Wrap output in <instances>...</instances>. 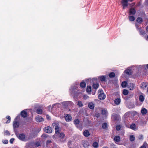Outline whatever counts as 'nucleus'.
Masks as SVG:
<instances>
[{"label": "nucleus", "mask_w": 148, "mask_h": 148, "mask_svg": "<svg viewBox=\"0 0 148 148\" xmlns=\"http://www.w3.org/2000/svg\"><path fill=\"white\" fill-rule=\"evenodd\" d=\"M16 136L19 139L22 141H25L29 139V138L26 137L25 135L23 133L16 134Z\"/></svg>", "instance_id": "nucleus-1"}, {"label": "nucleus", "mask_w": 148, "mask_h": 148, "mask_svg": "<svg viewBox=\"0 0 148 148\" xmlns=\"http://www.w3.org/2000/svg\"><path fill=\"white\" fill-rule=\"evenodd\" d=\"M98 98L101 100H104L106 97V95L104 93L102 90H99L98 91Z\"/></svg>", "instance_id": "nucleus-2"}, {"label": "nucleus", "mask_w": 148, "mask_h": 148, "mask_svg": "<svg viewBox=\"0 0 148 148\" xmlns=\"http://www.w3.org/2000/svg\"><path fill=\"white\" fill-rule=\"evenodd\" d=\"M134 0H121V3L123 9L127 7L129 5L128 2H132Z\"/></svg>", "instance_id": "nucleus-3"}, {"label": "nucleus", "mask_w": 148, "mask_h": 148, "mask_svg": "<svg viewBox=\"0 0 148 148\" xmlns=\"http://www.w3.org/2000/svg\"><path fill=\"white\" fill-rule=\"evenodd\" d=\"M61 104L64 108H66L68 107H70L73 106L74 105L73 102L71 101H64L61 103Z\"/></svg>", "instance_id": "nucleus-4"}, {"label": "nucleus", "mask_w": 148, "mask_h": 148, "mask_svg": "<svg viewBox=\"0 0 148 148\" xmlns=\"http://www.w3.org/2000/svg\"><path fill=\"white\" fill-rule=\"evenodd\" d=\"M137 67L138 69V71L145 70L146 69V68L148 69V64L145 65H137Z\"/></svg>", "instance_id": "nucleus-5"}, {"label": "nucleus", "mask_w": 148, "mask_h": 148, "mask_svg": "<svg viewBox=\"0 0 148 148\" xmlns=\"http://www.w3.org/2000/svg\"><path fill=\"white\" fill-rule=\"evenodd\" d=\"M18 118V116H16L15 118V121L13 122V126L14 129L18 128L19 125V123L15 121H16Z\"/></svg>", "instance_id": "nucleus-6"}, {"label": "nucleus", "mask_w": 148, "mask_h": 148, "mask_svg": "<svg viewBox=\"0 0 148 148\" xmlns=\"http://www.w3.org/2000/svg\"><path fill=\"white\" fill-rule=\"evenodd\" d=\"M43 130L45 132L48 133H51L52 132L51 128L49 126H47L44 127Z\"/></svg>", "instance_id": "nucleus-7"}, {"label": "nucleus", "mask_w": 148, "mask_h": 148, "mask_svg": "<svg viewBox=\"0 0 148 148\" xmlns=\"http://www.w3.org/2000/svg\"><path fill=\"white\" fill-rule=\"evenodd\" d=\"M58 134L59 135V137L60 138V141L62 143L65 142L66 140V139H64L63 140V139L65 136V134L63 133H60Z\"/></svg>", "instance_id": "nucleus-8"}, {"label": "nucleus", "mask_w": 148, "mask_h": 148, "mask_svg": "<svg viewBox=\"0 0 148 148\" xmlns=\"http://www.w3.org/2000/svg\"><path fill=\"white\" fill-rule=\"evenodd\" d=\"M35 119L38 122H40L44 121V119L41 116L39 115L36 116L35 117Z\"/></svg>", "instance_id": "nucleus-9"}, {"label": "nucleus", "mask_w": 148, "mask_h": 148, "mask_svg": "<svg viewBox=\"0 0 148 148\" xmlns=\"http://www.w3.org/2000/svg\"><path fill=\"white\" fill-rule=\"evenodd\" d=\"M65 120L66 122H69L71 120L72 117L69 114H66L64 116Z\"/></svg>", "instance_id": "nucleus-10"}, {"label": "nucleus", "mask_w": 148, "mask_h": 148, "mask_svg": "<svg viewBox=\"0 0 148 148\" xmlns=\"http://www.w3.org/2000/svg\"><path fill=\"white\" fill-rule=\"evenodd\" d=\"M124 72L126 74L130 75L132 74V70L130 68H128L124 71Z\"/></svg>", "instance_id": "nucleus-11"}, {"label": "nucleus", "mask_w": 148, "mask_h": 148, "mask_svg": "<svg viewBox=\"0 0 148 148\" xmlns=\"http://www.w3.org/2000/svg\"><path fill=\"white\" fill-rule=\"evenodd\" d=\"M98 78L101 82H105L106 77L104 75H101L98 76Z\"/></svg>", "instance_id": "nucleus-12"}, {"label": "nucleus", "mask_w": 148, "mask_h": 148, "mask_svg": "<svg viewBox=\"0 0 148 148\" xmlns=\"http://www.w3.org/2000/svg\"><path fill=\"white\" fill-rule=\"evenodd\" d=\"M21 115L23 118L26 117L27 115V112L24 110H23L21 112Z\"/></svg>", "instance_id": "nucleus-13"}, {"label": "nucleus", "mask_w": 148, "mask_h": 148, "mask_svg": "<svg viewBox=\"0 0 148 148\" xmlns=\"http://www.w3.org/2000/svg\"><path fill=\"white\" fill-rule=\"evenodd\" d=\"M147 83L145 82L142 83L141 84V88L143 90L145 89L147 86Z\"/></svg>", "instance_id": "nucleus-14"}, {"label": "nucleus", "mask_w": 148, "mask_h": 148, "mask_svg": "<svg viewBox=\"0 0 148 148\" xmlns=\"http://www.w3.org/2000/svg\"><path fill=\"white\" fill-rule=\"evenodd\" d=\"M121 101V100L120 98H118L115 99L114 101V103L116 105H118L120 104Z\"/></svg>", "instance_id": "nucleus-15"}, {"label": "nucleus", "mask_w": 148, "mask_h": 148, "mask_svg": "<svg viewBox=\"0 0 148 148\" xmlns=\"http://www.w3.org/2000/svg\"><path fill=\"white\" fill-rule=\"evenodd\" d=\"M136 10L134 8H131L130 9L129 12L130 14V15H134L136 13Z\"/></svg>", "instance_id": "nucleus-16"}, {"label": "nucleus", "mask_w": 148, "mask_h": 148, "mask_svg": "<svg viewBox=\"0 0 148 148\" xmlns=\"http://www.w3.org/2000/svg\"><path fill=\"white\" fill-rule=\"evenodd\" d=\"M76 89V86H74L73 87L72 86L71 88L70 89V92L72 94L75 92V90Z\"/></svg>", "instance_id": "nucleus-17"}, {"label": "nucleus", "mask_w": 148, "mask_h": 148, "mask_svg": "<svg viewBox=\"0 0 148 148\" xmlns=\"http://www.w3.org/2000/svg\"><path fill=\"white\" fill-rule=\"evenodd\" d=\"M128 87L130 90H132L135 88V85L133 83H130L128 85Z\"/></svg>", "instance_id": "nucleus-18"}, {"label": "nucleus", "mask_w": 148, "mask_h": 148, "mask_svg": "<svg viewBox=\"0 0 148 148\" xmlns=\"http://www.w3.org/2000/svg\"><path fill=\"white\" fill-rule=\"evenodd\" d=\"M84 136L86 137H88L90 135V133L87 130H86L83 132Z\"/></svg>", "instance_id": "nucleus-19"}, {"label": "nucleus", "mask_w": 148, "mask_h": 148, "mask_svg": "<svg viewBox=\"0 0 148 148\" xmlns=\"http://www.w3.org/2000/svg\"><path fill=\"white\" fill-rule=\"evenodd\" d=\"M89 108L91 109H93L94 108V106L93 103L92 102L89 103L88 104Z\"/></svg>", "instance_id": "nucleus-20"}, {"label": "nucleus", "mask_w": 148, "mask_h": 148, "mask_svg": "<svg viewBox=\"0 0 148 148\" xmlns=\"http://www.w3.org/2000/svg\"><path fill=\"white\" fill-rule=\"evenodd\" d=\"M114 140L115 142H119L120 141V136H116L114 137Z\"/></svg>", "instance_id": "nucleus-21"}, {"label": "nucleus", "mask_w": 148, "mask_h": 148, "mask_svg": "<svg viewBox=\"0 0 148 148\" xmlns=\"http://www.w3.org/2000/svg\"><path fill=\"white\" fill-rule=\"evenodd\" d=\"M147 110L146 108H143L141 110V112L142 114L144 115L147 113Z\"/></svg>", "instance_id": "nucleus-22"}, {"label": "nucleus", "mask_w": 148, "mask_h": 148, "mask_svg": "<svg viewBox=\"0 0 148 148\" xmlns=\"http://www.w3.org/2000/svg\"><path fill=\"white\" fill-rule=\"evenodd\" d=\"M74 124L77 127H78V125L79 123V121L78 119H75L74 121Z\"/></svg>", "instance_id": "nucleus-23"}, {"label": "nucleus", "mask_w": 148, "mask_h": 148, "mask_svg": "<svg viewBox=\"0 0 148 148\" xmlns=\"http://www.w3.org/2000/svg\"><path fill=\"white\" fill-rule=\"evenodd\" d=\"M56 130L55 133L56 134H59L60 133V128L59 126H56V128H55Z\"/></svg>", "instance_id": "nucleus-24"}, {"label": "nucleus", "mask_w": 148, "mask_h": 148, "mask_svg": "<svg viewBox=\"0 0 148 148\" xmlns=\"http://www.w3.org/2000/svg\"><path fill=\"white\" fill-rule=\"evenodd\" d=\"M138 31H139V33L140 35H145V32L144 30L140 29L138 30Z\"/></svg>", "instance_id": "nucleus-25"}, {"label": "nucleus", "mask_w": 148, "mask_h": 148, "mask_svg": "<svg viewBox=\"0 0 148 148\" xmlns=\"http://www.w3.org/2000/svg\"><path fill=\"white\" fill-rule=\"evenodd\" d=\"M139 99L140 102H143L144 100L145 97L143 95H141L139 96Z\"/></svg>", "instance_id": "nucleus-26"}, {"label": "nucleus", "mask_w": 148, "mask_h": 148, "mask_svg": "<svg viewBox=\"0 0 148 148\" xmlns=\"http://www.w3.org/2000/svg\"><path fill=\"white\" fill-rule=\"evenodd\" d=\"M136 125L134 123H132L131 124L130 126V128L133 130H136Z\"/></svg>", "instance_id": "nucleus-27"}, {"label": "nucleus", "mask_w": 148, "mask_h": 148, "mask_svg": "<svg viewBox=\"0 0 148 148\" xmlns=\"http://www.w3.org/2000/svg\"><path fill=\"white\" fill-rule=\"evenodd\" d=\"M84 147L86 148H87L89 146V143L87 141H84L83 144Z\"/></svg>", "instance_id": "nucleus-28"}, {"label": "nucleus", "mask_w": 148, "mask_h": 148, "mask_svg": "<svg viewBox=\"0 0 148 148\" xmlns=\"http://www.w3.org/2000/svg\"><path fill=\"white\" fill-rule=\"evenodd\" d=\"M36 112L39 114H41L42 113V110L41 108H38L36 110Z\"/></svg>", "instance_id": "nucleus-29"}, {"label": "nucleus", "mask_w": 148, "mask_h": 148, "mask_svg": "<svg viewBox=\"0 0 148 148\" xmlns=\"http://www.w3.org/2000/svg\"><path fill=\"white\" fill-rule=\"evenodd\" d=\"M86 83L84 82H82L80 84V86L82 88H84L86 87Z\"/></svg>", "instance_id": "nucleus-30"}, {"label": "nucleus", "mask_w": 148, "mask_h": 148, "mask_svg": "<svg viewBox=\"0 0 148 148\" xmlns=\"http://www.w3.org/2000/svg\"><path fill=\"white\" fill-rule=\"evenodd\" d=\"M127 83L126 81H124L122 83L121 86L123 88H125L127 86Z\"/></svg>", "instance_id": "nucleus-31"}, {"label": "nucleus", "mask_w": 148, "mask_h": 148, "mask_svg": "<svg viewBox=\"0 0 148 148\" xmlns=\"http://www.w3.org/2000/svg\"><path fill=\"white\" fill-rule=\"evenodd\" d=\"M113 117L114 119L115 120H119L120 118V116L117 114H114L113 115Z\"/></svg>", "instance_id": "nucleus-32"}, {"label": "nucleus", "mask_w": 148, "mask_h": 148, "mask_svg": "<svg viewBox=\"0 0 148 148\" xmlns=\"http://www.w3.org/2000/svg\"><path fill=\"white\" fill-rule=\"evenodd\" d=\"M136 21L138 23L140 24L143 22L142 19L141 17H138L137 18Z\"/></svg>", "instance_id": "nucleus-33"}, {"label": "nucleus", "mask_w": 148, "mask_h": 148, "mask_svg": "<svg viewBox=\"0 0 148 148\" xmlns=\"http://www.w3.org/2000/svg\"><path fill=\"white\" fill-rule=\"evenodd\" d=\"M99 86L98 84H93L92 85V87L94 89H96L98 88Z\"/></svg>", "instance_id": "nucleus-34"}, {"label": "nucleus", "mask_w": 148, "mask_h": 148, "mask_svg": "<svg viewBox=\"0 0 148 148\" xmlns=\"http://www.w3.org/2000/svg\"><path fill=\"white\" fill-rule=\"evenodd\" d=\"M109 76L111 78H113L115 76V73L113 72H111L109 74Z\"/></svg>", "instance_id": "nucleus-35"}, {"label": "nucleus", "mask_w": 148, "mask_h": 148, "mask_svg": "<svg viewBox=\"0 0 148 148\" xmlns=\"http://www.w3.org/2000/svg\"><path fill=\"white\" fill-rule=\"evenodd\" d=\"M91 91V87L90 86H88L87 87L86 91L88 92H90Z\"/></svg>", "instance_id": "nucleus-36"}, {"label": "nucleus", "mask_w": 148, "mask_h": 148, "mask_svg": "<svg viewBox=\"0 0 148 148\" xmlns=\"http://www.w3.org/2000/svg\"><path fill=\"white\" fill-rule=\"evenodd\" d=\"M130 140L131 141H133L135 140V138L134 136L133 135H130Z\"/></svg>", "instance_id": "nucleus-37"}, {"label": "nucleus", "mask_w": 148, "mask_h": 148, "mask_svg": "<svg viewBox=\"0 0 148 148\" xmlns=\"http://www.w3.org/2000/svg\"><path fill=\"white\" fill-rule=\"evenodd\" d=\"M93 147L95 148H97L98 147V143L96 142H95L93 143Z\"/></svg>", "instance_id": "nucleus-38"}, {"label": "nucleus", "mask_w": 148, "mask_h": 148, "mask_svg": "<svg viewBox=\"0 0 148 148\" xmlns=\"http://www.w3.org/2000/svg\"><path fill=\"white\" fill-rule=\"evenodd\" d=\"M123 93L124 95H126L128 94V91L127 90L124 89L123 90Z\"/></svg>", "instance_id": "nucleus-39"}, {"label": "nucleus", "mask_w": 148, "mask_h": 148, "mask_svg": "<svg viewBox=\"0 0 148 148\" xmlns=\"http://www.w3.org/2000/svg\"><path fill=\"white\" fill-rule=\"evenodd\" d=\"M129 19V20L131 21H134L135 19L134 16H130Z\"/></svg>", "instance_id": "nucleus-40"}, {"label": "nucleus", "mask_w": 148, "mask_h": 148, "mask_svg": "<svg viewBox=\"0 0 148 148\" xmlns=\"http://www.w3.org/2000/svg\"><path fill=\"white\" fill-rule=\"evenodd\" d=\"M147 122V121L145 120H141L140 121V123L142 125H143L145 124Z\"/></svg>", "instance_id": "nucleus-41"}, {"label": "nucleus", "mask_w": 148, "mask_h": 148, "mask_svg": "<svg viewBox=\"0 0 148 148\" xmlns=\"http://www.w3.org/2000/svg\"><path fill=\"white\" fill-rule=\"evenodd\" d=\"M6 118L7 119H8V120L6 122V123H9L10 121V119L11 118L10 116H7L6 117Z\"/></svg>", "instance_id": "nucleus-42"}, {"label": "nucleus", "mask_w": 148, "mask_h": 148, "mask_svg": "<svg viewBox=\"0 0 148 148\" xmlns=\"http://www.w3.org/2000/svg\"><path fill=\"white\" fill-rule=\"evenodd\" d=\"M59 124L56 122L53 123L52 124V126L53 127H55V128H56V126H59Z\"/></svg>", "instance_id": "nucleus-43"}, {"label": "nucleus", "mask_w": 148, "mask_h": 148, "mask_svg": "<svg viewBox=\"0 0 148 148\" xmlns=\"http://www.w3.org/2000/svg\"><path fill=\"white\" fill-rule=\"evenodd\" d=\"M107 113V111L106 110H102L101 111V113L103 115H106Z\"/></svg>", "instance_id": "nucleus-44"}, {"label": "nucleus", "mask_w": 148, "mask_h": 148, "mask_svg": "<svg viewBox=\"0 0 148 148\" xmlns=\"http://www.w3.org/2000/svg\"><path fill=\"white\" fill-rule=\"evenodd\" d=\"M121 126L120 125H117L116 126V129L117 131H119L121 130Z\"/></svg>", "instance_id": "nucleus-45"}, {"label": "nucleus", "mask_w": 148, "mask_h": 148, "mask_svg": "<svg viewBox=\"0 0 148 148\" xmlns=\"http://www.w3.org/2000/svg\"><path fill=\"white\" fill-rule=\"evenodd\" d=\"M77 105L79 107H82L83 106V104L82 101H78Z\"/></svg>", "instance_id": "nucleus-46"}, {"label": "nucleus", "mask_w": 148, "mask_h": 148, "mask_svg": "<svg viewBox=\"0 0 148 148\" xmlns=\"http://www.w3.org/2000/svg\"><path fill=\"white\" fill-rule=\"evenodd\" d=\"M4 134L6 135L9 136L10 135V133L8 131L6 130L4 131Z\"/></svg>", "instance_id": "nucleus-47"}, {"label": "nucleus", "mask_w": 148, "mask_h": 148, "mask_svg": "<svg viewBox=\"0 0 148 148\" xmlns=\"http://www.w3.org/2000/svg\"><path fill=\"white\" fill-rule=\"evenodd\" d=\"M147 143L146 142H144L143 145L140 148H146V146Z\"/></svg>", "instance_id": "nucleus-48"}, {"label": "nucleus", "mask_w": 148, "mask_h": 148, "mask_svg": "<svg viewBox=\"0 0 148 148\" xmlns=\"http://www.w3.org/2000/svg\"><path fill=\"white\" fill-rule=\"evenodd\" d=\"M97 78H93L91 80H90L91 82H95L96 81H97Z\"/></svg>", "instance_id": "nucleus-49"}, {"label": "nucleus", "mask_w": 148, "mask_h": 148, "mask_svg": "<svg viewBox=\"0 0 148 148\" xmlns=\"http://www.w3.org/2000/svg\"><path fill=\"white\" fill-rule=\"evenodd\" d=\"M107 125L106 123H104L103 124L102 127L103 129H106L107 128Z\"/></svg>", "instance_id": "nucleus-50"}, {"label": "nucleus", "mask_w": 148, "mask_h": 148, "mask_svg": "<svg viewBox=\"0 0 148 148\" xmlns=\"http://www.w3.org/2000/svg\"><path fill=\"white\" fill-rule=\"evenodd\" d=\"M60 105V104L59 103H55L52 105V108L53 109V108H54L55 107L59 106V105Z\"/></svg>", "instance_id": "nucleus-51"}, {"label": "nucleus", "mask_w": 148, "mask_h": 148, "mask_svg": "<svg viewBox=\"0 0 148 148\" xmlns=\"http://www.w3.org/2000/svg\"><path fill=\"white\" fill-rule=\"evenodd\" d=\"M136 27L138 30H139L140 29H141L140 27H139V25L138 24L136 23L135 24Z\"/></svg>", "instance_id": "nucleus-52"}, {"label": "nucleus", "mask_w": 148, "mask_h": 148, "mask_svg": "<svg viewBox=\"0 0 148 148\" xmlns=\"http://www.w3.org/2000/svg\"><path fill=\"white\" fill-rule=\"evenodd\" d=\"M111 148H117L116 146L113 143H112L111 145Z\"/></svg>", "instance_id": "nucleus-53"}, {"label": "nucleus", "mask_w": 148, "mask_h": 148, "mask_svg": "<svg viewBox=\"0 0 148 148\" xmlns=\"http://www.w3.org/2000/svg\"><path fill=\"white\" fill-rule=\"evenodd\" d=\"M138 138L141 140H142L143 139V136L142 134L140 135L138 137Z\"/></svg>", "instance_id": "nucleus-54"}, {"label": "nucleus", "mask_w": 148, "mask_h": 148, "mask_svg": "<svg viewBox=\"0 0 148 148\" xmlns=\"http://www.w3.org/2000/svg\"><path fill=\"white\" fill-rule=\"evenodd\" d=\"M2 142L4 144H7L8 143V141L7 140H3Z\"/></svg>", "instance_id": "nucleus-55"}, {"label": "nucleus", "mask_w": 148, "mask_h": 148, "mask_svg": "<svg viewBox=\"0 0 148 148\" xmlns=\"http://www.w3.org/2000/svg\"><path fill=\"white\" fill-rule=\"evenodd\" d=\"M46 117L47 119L48 120H50L51 119V117L50 116H49L48 115H47L46 116Z\"/></svg>", "instance_id": "nucleus-56"}, {"label": "nucleus", "mask_w": 148, "mask_h": 148, "mask_svg": "<svg viewBox=\"0 0 148 148\" xmlns=\"http://www.w3.org/2000/svg\"><path fill=\"white\" fill-rule=\"evenodd\" d=\"M135 3L134 2L130 4L129 5L131 7H132L135 5Z\"/></svg>", "instance_id": "nucleus-57"}, {"label": "nucleus", "mask_w": 148, "mask_h": 148, "mask_svg": "<svg viewBox=\"0 0 148 148\" xmlns=\"http://www.w3.org/2000/svg\"><path fill=\"white\" fill-rule=\"evenodd\" d=\"M35 145L36 147H38L40 145V143L39 142H36L35 143Z\"/></svg>", "instance_id": "nucleus-58"}, {"label": "nucleus", "mask_w": 148, "mask_h": 148, "mask_svg": "<svg viewBox=\"0 0 148 148\" xmlns=\"http://www.w3.org/2000/svg\"><path fill=\"white\" fill-rule=\"evenodd\" d=\"M14 140V138H12L10 139V142L11 143H13Z\"/></svg>", "instance_id": "nucleus-59"}, {"label": "nucleus", "mask_w": 148, "mask_h": 148, "mask_svg": "<svg viewBox=\"0 0 148 148\" xmlns=\"http://www.w3.org/2000/svg\"><path fill=\"white\" fill-rule=\"evenodd\" d=\"M129 114V113H125L124 115V117H125V118H127V116H128Z\"/></svg>", "instance_id": "nucleus-60"}, {"label": "nucleus", "mask_w": 148, "mask_h": 148, "mask_svg": "<svg viewBox=\"0 0 148 148\" xmlns=\"http://www.w3.org/2000/svg\"><path fill=\"white\" fill-rule=\"evenodd\" d=\"M51 143V141L50 140H47V142H46L47 145L48 144H49Z\"/></svg>", "instance_id": "nucleus-61"}, {"label": "nucleus", "mask_w": 148, "mask_h": 148, "mask_svg": "<svg viewBox=\"0 0 148 148\" xmlns=\"http://www.w3.org/2000/svg\"><path fill=\"white\" fill-rule=\"evenodd\" d=\"M146 29L147 31L148 32V25L147 26Z\"/></svg>", "instance_id": "nucleus-62"}, {"label": "nucleus", "mask_w": 148, "mask_h": 148, "mask_svg": "<svg viewBox=\"0 0 148 148\" xmlns=\"http://www.w3.org/2000/svg\"><path fill=\"white\" fill-rule=\"evenodd\" d=\"M133 113H134V114H137V112H136V111H134V112H133Z\"/></svg>", "instance_id": "nucleus-63"}, {"label": "nucleus", "mask_w": 148, "mask_h": 148, "mask_svg": "<svg viewBox=\"0 0 148 148\" xmlns=\"http://www.w3.org/2000/svg\"><path fill=\"white\" fill-rule=\"evenodd\" d=\"M68 146L69 147H70V148H71V147H70V146L69 142H68Z\"/></svg>", "instance_id": "nucleus-64"}]
</instances>
